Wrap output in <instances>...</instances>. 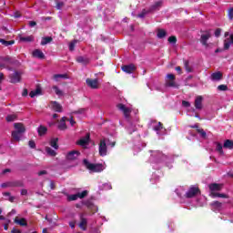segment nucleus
<instances>
[{
    "mask_svg": "<svg viewBox=\"0 0 233 233\" xmlns=\"http://www.w3.org/2000/svg\"><path fill=\"white\" fill-rule=\"evenodd\" d=\"M89 141H90V133H87L85 137L77 140L76 142V145H78L79 147H86V145H88Z\"/></svg>",
    "mask_w": 233,
    "mask_h": 233,
    "instance_id": "10",
    "label": "nucleus"
},
{
    "mask_svg": "<svg viewBox=\"0 0 233 233\" xmlns=\"http://www.w3.org/2000/svg\"><path fill=\"white\" fill-rule=\"evenodd\" d=\"M76 44H77V40H73L72 42H70L69 44L70 52H74Z\"/></svg>",
    "mask_w": 233,
    "mask_h": 233,
    "instance_id": "41",
    "label": "nucleus"
},
{
    "mask_svg": "<svg viewBox=\"0 0 233 233\" xmlns=\"http://www.w3.org/2000/svg\"><path fill=\"white\" fill-rule=\"evenodd\" d=\"M222 187L220 184L218 183H213L209 185V190L212 192H219L221 190Z\"/></svg>",
    "mask_w": 233,
    "mask_h": 233,
    "instance_id": "21",
    "label": "nucleus"
},
{
    "mask_svg": "<svg viewBox=\"0 0 233 233\" xmlns=\"http://www.w3.org/2000/svg\"><path fill=\"white\" fill-rule=\"evenodd\" d=\"M195 108L197 110H202L203 109V96H198L195 99Z\"/></svg>",
    "mask_w": 233,
    "mask_h": 233,
    "instance_id": "15",
    "label": "nucleus"
},
{
    "mask_svg": "<svg viewBox=\"0 0 233 233\" xmlns=\"http://www.w3.org/2000/svg\"><path fill=\"white\" fill-rule=\"evenodd\" d=\"M46 174H48V171H46V170H42V171L38 172V176H46Z\"/></svg>",
    "mask_w": 233,
    "mask_h": 233,
    "instance_id": "62",
    "label": "nucleus"
},
{
    "mask_svg": "<svg viewBox=\"0 0 233 233\" xmlns=\"http://www.w3.org/2000/svg\"><path fill=\"white\" fill-rule=\"evenodd\" d=\"M106 152H107L106 147H99V155L100 156H102V157L106 156Z\"/></svg>",
    "mask_w": 233,
    "mask_h": 233,
    "instance_id": "39",
    "label": "nucleus"
},
{
    "mask_svg": "<svg viewBox=\"0 0 233 233\" xmlns=\"http://www.w3.org/2000/svg\"><path fill=\"white\" fill-rule=\"evenodd\" d=\"M52 108L55 112H63V106L57 102H52Z\"/></svg>",
    "mask_w": 233,
    "mask_h": 233,
    "instance_id": "23",
    "label": "nucleus"
},
{
    "mask_svg": "<svg viewBox=\"0 0 233 233\" xmlns=\"http://www.w3.org/2000/svg\"><path fill=\"white\" fill-rule=\"evenodd\" d=\"M147 14H148V11H147L146 9H143L142 12L137 15V17H139L140 19H143L145 15H147Z\"/></svg>",
    "mask_w": 233,
    "mask_h": 233,
    "instance_id": "49",
    "label": "nucleus"
},
{
    "mask_svg": "<svg viewBox=\"0 0 233 233\" xmlns=\"http://www.w3.org/2000/svg\"><path fill=\"white\" fill-rule=\"evenodd\" d=\"M14 17H15V19L21 17V13H20L19 11L15 12V13H14Z\"/></svg>",
    "mask_w": 233,
    "mask_h": 233,
    "instance_id": "61",
    "label": "nucleus"
},
{
    "mask_svg": "<svg viewBox=\"0 0 233 233\" xmlns=\"http://www.w3.org/2000/svg\"><path fill=\"white\" fill-rule=\"evenodd\" d=\"M15 223H16V225H20V227H27L28 226V222H26V218H22L19 219V218H15L14 219Z\"/></svg>",
    "mask_w": 233,
    "mask_h": 233,
    "instance_id": "19",
    "label": "nucleus"
},
{
    "mask_svg": "<svg viewBox=\"0 0 233 233\" xmlns=\"http://www.w3.org/2000/svg\"><path fill=\"white\" fill-rule=\"evenodd\" d=\"M65 6V3L63 2H56V10H61Z\"/></svg>",
    "mask_w": 233,
    "mask_h": 233,
    "instance_id": "53",
    "label": "nucleus"
},
{
    "mask_svg": "<svg viewBox=\"0 0 233 233\" xmlns=\"http://www.w3.org/2000/svg\"><path fill=\"white\" fill-rule=\"evenodd\" d=\"M78 198H79V197H78L77 193L75 195H70L67 198L68 201H76V199H78Z\"/></svg>",
    "mask_w": 233,
    "mask_h": 233,
    "instance_id": "45",
    "label": "nucleus"
},
{
    "mask_svg": "<svg viewBox=\"0 0 233 233\" xmlns=\"http://www.w3.org/2000/svg\"><path fill=\"white\" fill-rule=\"evenodd\" d=\"M79 156H81V153L79 151L72 150L67 153L66 159H67V161H76V159H77V157H79Z\"/></svg>",
    "mask_w": 233,
    "mask_h": 233,
    "instance_id": "11",
    "label": "nucleus"
},
{
    "mask_svg": "<svg viewBox=\"0 0 233 233\" xmlns=\"http://www.w3.org/2000/svg\"><path fill=\"white\" fill-rule=\"evenodd\" d=\"M197 132L200 135V137H203V139H207V132H205L203 128H198Z\"/></svg>",
    "mask_w": 233,
    "mask_h": 233,
    "instance_id": "35",
    "label": "nucleus"
},
{
    "mask_svg": "<svg viewBox=\"0 0 233 233\" xmlns=\"http://www.w3.org/2000/svg\"><path fill=\"white\" fill-rule=\"evenodd\" d=\"M182 106H185L186 108H189L190 106V102L183 100L182 101Z\"/></svg>",
    "mask_w": 233,
    "mask_h": 233,
    "instance_id": "54",
    "label": "nucleus"
},
{
    "mask_svg": "<svg viewBox=\"0 0 233 233\" xmlns=\"http://www.w3.org/2000/svg\"><path fill=\"white\" fill-rule=\"evenodd\" d=\"M21 134L17 131H13L12 132V137L14 139V141H21Z\"/></svg>",
    "mask_w": 233,
    "mask_h": 233,
    "instance_id": "32",
    "label": "nucleus"
},
{
    "mask_svg": "<svg viewBox=\"0 0 233 233\" xmlns=\"http://www.w3.org/2000/svg\"><path fill=\"white\" fill-rule=\"evenodd\" d=\"M0 43L4 46H10V45H15V40H11V41H6L3 38H0Z\"/></svg>",
    "mask_w": 233,
    "mask_h": 233,
    "instance_id": "31",
    "label": "nucleus"
},
{
    "mask_svg": "<svg viewBox=\"0 0 233 233\" xmlns=\"http://www.w3.org/2000/svg\"><path fill=\"white\" fill-rule=\"evenodd\" d=\"M198 194H201V190L198 186H191L189 187L187 192L185 195V198H187V199H190L192 198H196Z\"/></svg>",
    "mask_w": 233,
    "mask_h": 233,
    "instance_id": "4",
    "label": "nucleus"
},
{
    "mask_svg": "<svg viewBox=\"0 0 233 233\" xmlns=\"http://www.w3.org/2000/svg\"><path fill=\"white\" fill-rule=\"evenodd\" d=\"M98 147H116V140L114 138H103L100 140Z\"/></svg>",
    "mask_w": 233,
    "mask_h": 233,
    "instance_id": "7",
    "label": "nucleus"
},
{
    "mask_svg": "<svg viewBox=\"0 0 233 233\" xmlns=\"http://www.w3.org/2000/svg\"><path fill=\"white\" fill-rule=\"evenodd\" d=\"M66 121H69L71 127H74V125H76V122L74 121V116H71L69 119L67 118Z\"/></svg>",
    "mask_w": 233,
    "mask_h": 233,
    "instance_id": "58",
    "label": "nucleus"
},
{
    "mask_svg": "<svg viewBox=\"0 0 233 233\" xmlns=\"http://www.w3.org/2000/svg\"><path fill=\"white\" fill-rule=\"evenodd\" d=\"M118 110H121L123 112L125 117L130 116V108L127 107L124 104H118L117 106Z\"/></svg>",
    "mask_w": 233,
    "mask_h": 233,
    "instance_id": "13",
    "label": "nucleus"
},
{
    "mask_svg": "<svg viewBox=\"0 0 233 233\" xmlns=\"http://www.w3.org/2000/svg\"><path fill=\"white\" fill-rule=\"evenodd\" d=\"M223 147H233V140H230V139L225 140Z\"/></svg>",
    "mask_w": 233,
    "mask_h": 233,
    "instance_id": "50",
    "label": "nucleus"
},
{
    "mask_svg": "<svg viewBox=\"0 0 233 233\" xmlns=\"http://www.w3.org/2000/svg\"><path fill=\"white\" fill-rule=\"evenodd\" d=\"M17 119V115L16 114H12V115H7L5 117V120L7 123H12Z\"/></svg>",
    "mask_w": 233,
    "mask_h": 233,
    "instance_id": "29",
    "label": "nucleus"
},
{
    "mask_svg": "<svg viewBox=\"0 0 233 233\" xmlns=\"http://www.w3.org/2000/svg\"><path fill=\"white\" fill-rule=\"evenodd\" d=\"M122 71L126 74H134L136 72V65L129 64L122 66Z\"/></svg>",
    "mask_w": 233,
    "mask_h": 233,
    "instance_id": "12",
    "label": "nucleus"
},
{
    "mask_svg": "<svg viewBox=\"0 0 233 233\" xmlns=\"http://www.w3.org/2000/svg\"><path fill=\"white\" fill-rule=\"evenodd\" d=\"M205 34L201 35L200 36V43L201 45H203V46L208 47V43H207V41H208V39H210V37H212V35L210 34V31H204Z\"/></svg>",
    "mask_w": 233,
    "mask_h": 233,
    "instance_id": "8",
    "label": "nucleus"
},
{
    "mask_svg": "<svg viewBox=\"0 0 233 233\" xmlns=\"http://www.w3.org/2000/svg\"><path fill=\"white\" fill-rule=\"evenodd\" d=\"M58 141H59V138L57 137L52 138L50 141V147H57Z\"/></svg>",
    "mask_w": 233,
    "mask_h": 233,
    "instance_id": "46",
    "label": "nucleus"
},
{
    "mask_svg": "<svg viewBox=\"0 0 233 233\" xmlns=\"http://www.w3.org/2000/svg\"><path fill=\"white\" fill-rule=\"evenodd\" d=\"M76 61H77V63H81V65H88V63H89L88 58H86L85 56L76 57Z\"/></svg>",
    "mask_w": 233,
    "mask_h": 233,
    "instance_id": "30",
    "label": "nucleus"
},
{
    "mask_svg": "<svg viewBox=\"0 0 233 233\" xmlns=\"http://www.w3.org/2000/svg\"><path fill=\"white\" fill-rule=\"evenodd\" d=\"M210 77L211 81H221V79H223V73L220 71L212 73Z\"/></svg>",
    "mask_w": 233,
    "mask_h": 233,
    "instance_id": "16",
    "label": "nucleus"
},
{
    "mask_svg": "<svg viewBox=\"0 0 233 233\" xmlns=\"http://www.w3.org/2000/svg\"><path fill=\"white\" fill-rule=\"evenodd\" d=\"M8 187L23 188V187H25V183H23V181L21 180H15L12 182H8Z\"/></svg>",
    "mask_w": 233,
    "mask_h": 233,
    "instance_id": "17",
    "label": "nucleus"
},
{
    "mask_svg": "<svg viewBox=\"0 0 233 233\" xmlns=\"http://www.w3.org/2000/svg\"><path fill=\"white\" fill-rule=\"evenodd\" d=\"M157 37L158 39H164V37H167V31L165 29H157Z\"/></svg>",
    "mask_w": 233,
    "mask_h": 233,
    "instance_id": "26",
    "label": "nucleus"
},
{
    "mask_svg": "<svg viewBox=\"0 0 233 233\" xmlns=\"http://www.w3.org/2000/svg\"><path fill=\"white\" fill-rule=\"evenodd\" d=\"M231 42H228L227 40L224 41V50H228L230 48Z\"/></svg>",
    "mask_w": 233,
    "mask_h": 233,
    "instance_id": "51",
    "label": "nucleus"
},
{
    "mask_svg": "<svg viewBox=\"0 0 233 233\" xmlns=\"http://www.w3.org/2000/svg\"><path fill=\"white\" fill-rule=\"evenodd\" d=\"M9 83H12L13 85L21 83V73L19 71H15L13 74H10Z\"/></svg>",
    "mask_w": 233,
    "mask_h": 233,
    "instance_id": "5",
    "label": "nucleus"
},
{
    "mask_svg": "<svg viewBox=\"0 0 233 233\" xmlns=\"http://www.w3.org/2000/svg\"><path fill=\"white\" fill-rule=\"evenodd\" d=\"M15 132H18L20 134H25L26 132V127H25V124L23 123H15Z\"/></svg>",
    "mask_w": 233,
    "mask_h": 233,
    "instance_id": "14",
    "label": "nucleus"
},
{
    "mask_svg": "<svg viewBox=\"0 0 233 233\" xmlns=\"http://www.w3.org/2000/svg\"><path fill=\"white\" fill-rule=\"evenodd\" d=\"M53 90L55 91L56 96H63V91L61 89H59V87L57 86H54Z\"/></svg>",
    "mask_w": 233,
    "mask_h": 233,
    "instance_id": "42",
    "label": "nucleus"
},
{
    "mask_svg": "<svg viewBox=\"0 0 233 233\" xmlns=\"http://www.w3.org/2000/svg\"><path fill=\"white\" fill-rule=\"evenodd\" d=\"M11 233H21V230L16 229L15 228H14L11 231Z\"/></svg>",
    "mask_w": 233,
    "mask_h": 233,
    "instance_id": "64",
    "label": "nucleus"
},
{
    "mask_svg": "<svg viewBox=\"0 0 233 233\" xmlns=\"http://www.w3.org/2000/svg\"><path fill=\"white\" fill-rule=\"evenodd\" d=\"M83 164L87 168V170H91V172H103V165L102 164H92L88 162V159L85 158L83 160Z\"/></svg>",
    "mask_w": 233,
    "mask_h": 233,
    "instance_id": "2",
    "label": "nucleus"
},
{
    "mask_svg": "<svg viewBox=\"0 0 233 233\" xmlns=\"http://www.w3.org/2000/svg\"><path fill=\"white\" fill-rule=\"evenodd\" d=\"M46 151L48 156H51V157H56V156H57V153L56 150L52 149V147H46Z\"/></svg>",
    "mask_w": 233,
    "mask_h": 233,
    "instance_id": "34",
    "label": "nucleus"
},
{
    "mask_svg": "<svg viewBox=\"0 0 233 233\" xmlns=\"http://www.w3.org/2000/svg\"><path fill=\"white\" fill-rule=\"evenodd\" d=\"M216 152H218L220 156H223V147H218L216 148Z\"/></svg>",
    "mask_w": 233,
    "mask_h": 233,
    "instance_id": "55",
    "label": "nucleus"
},
{
    "mask_svg": "<svg viewBox=\"0 0 233 233\" xmlns=\"http://www.w3.org/2000/svg\"><path fill=\"white\" fill-rule=\"evenodd\" d=\"M36 25H37V22H35V21H30L29 22V26L31 28H34V26H36Z\"/></svg>",
    "mask_w": 233,
    "mask_h": 233,
    "instance_id": "60",
    "label": "nucleus"
},
{
    "mask_svg": "<svg viewBox=\"0 0 233 233\" xmlns=\"http://www.w3.org/2000/svg\"><path fill=\"white\" fill-rule=\"evenodd\" d=\"M28 145H29V147H35V141L30 140V141L28 142Z\"/></svg>",
    "mask_w": 233,
    "mask_h": 233,
    "instance_id": "63",
    "label": "nucleus"
},
{
    "mask_svg": "<svg viewBox=\"0 0 233 233\" xmlns=\"http://www.w3.org/2000/svg\"><path fill=\"white\" fill-rule=\"evenodd\" d=\"M53 41H54V38L52 36H45V37H42V41L40 45L42 46H45V45H48V43H52Z\"/></svg>",
    "mask_w": 233,
    "mask_h": 233,
    "instance_id": "24",
    "label": "nucleus"
},
{
    "mask_svg": "<svg viewBox=\"0 0 233 233\" xmlns=\"http://www.w3.org/2000/svg\"><path fill=\"white\" fill-rule=\"evenodd\" d=\"M85 216H86V213L80 214V223L78 227L81 228V230H86V226L88 225V220L86 218H85Z\"/></svg>",
    "mask_w": 233,
    "mask_h": 233,
    "instance_id": "9",
    "label": "nucleus"
},
{
    "mask_svg": "<svg viewBox=\"0 0 233 233\" xmlns=\"http://www.w3.org/2000/svg\"><path fill=\"white\" fill-rule=\"evenodd\" d=\"M86 111V109L80 108V109L75 111V114H85Z\"/></svg>",
    "mask_w": 233,
    "mask_h": 233,
    "instance_id": "59",
    "label": "nucleus"
},
{
    "mask_svg": "<svg viewBox=\"0 0 233 233\" xmlns=\"http://www.w3.org/2000/svg\"><path fill=\"white\" fill-rule=\"evenodd\" d=\"M20 41H23L24 43H32V41H34V36H20Z\"/></svg>",
    "mask_w": 233,
    "mask_h": 233,
    "instance_id": "33",
    "label": "nucleus"
},
{
    "mask_svg": "<svg viewBox=\"0 0 233 233\" xmlns=\"http://www.w3.org/2000/svg\"><path fill=\"white\" fill-rule=\"evenodd\" d=\"M54 79H56V81H57V79H66V77H68V76L66 74H56V75H54Z\"/></svg>",
    "mask_w": 233,
    "mask_h": 233,
    "instance_id": "36",
    "label": "nucleus"
},
{
    "mask_svg": "<svg viewBox=\"0 0 233 233\" xmlns=\"http://www.w3.org/2000/svg\"><path fill=\"white\" fill-rule=\"evenodd\" d=\"M209 205H210V207H213V208H215V210H221V208L223 207V203H221L218 200L211 202Z\"/></svg>",
    "mask_w": 233,
    "mask_h": 233,
    "instance_id": "22",
    "label": "nucleus"
},
{
    "mask_svg": "<svg viewBox=\"0 0 233 233\" xmlns=\"http://www.w3.org/2000/svg\"><path fill=\"white\" fill-rule=\"evenodd\" d=\"M218 90H219V92H227V90H228V86L227 85H219L218 86Z\"/></svg>",
    "mask_w": 233,
    "mask_h": 233,
    "instance_id": "43",
    "label": "nucleus"
},
{
    "mask_svg": "<svg viewBox=\"0 0 233 233\" xmlns=\"http://www.w3.org/2000/svg\"><path fill=\"white\" fill-rule=\"evenodd\" d=\"M166 86L172 88H179V85L176 83V76L174 74H167L166 76Z\"/></svg>",
    "mask_w": 233,
    "mask_h": 233,
    "instance_id": "3",
    "label": "nucleus"
},
{
    "mask_svg": "<svg viewBox=\"0 0 233 233\" xmlns=\"http://www.w3.org/2000/svg\"><path fill=\"white\" fill-rule=\"evenodd\" d=\"M33 57H36L37 59H45V53L41 51V49H35L32 53Z\"/></svg>",
    "mask_w": 233,
    "mask_h": 233,
    "instance_id": "18",
    "label": "nucleus"
},
{
    "mask_svg": "<svg viewBox=\"0 0 233 233\" xmlns=\"http://www.w3.org/2000/svg\"><path fill=\"white\" fill-rule=\"evenodd\" d=\"M221 35V28H217L215 30V37H219Z\"/></svg>",
    "mask_w": 233,
    "mask_h": 233,
    "instance_id": "56",
    "label": "nucleus"
},
{
    "mask_svg": "<svg viewBox=\"0 0 233 233\" xmlns=\"http://www.w3.org/2000/svg\"><path fill=\"white\" fill-rule=\"evenodd\" d=\"M42 92L43 91L41 90V87L38 86V87H36V89L31 91L29 93V96H30V97H35V96H41Z\"/></svg>",
    "mask_w": 233,
    "mask_h": 233,
    "instance_id": "25",
    "label": "nucleus"
},
{
    "mask_svg": "<svg viewBox=\"0 0 233 233\" xmlns=\"http://www.w3.org/2000/svg\"><path fill=\"white\" fill-rule=\"evenodd\" d=\"M154 130L156 132H159V130H163V123L158 122V124L154 127Z\"/></svg>",
    "mask_w": 233,
    "mask_h": 233,
    "instance_id": "44",
    "label": "nucleus"
},
{
    "mask_svg": "<svg viewBox=\"0 0 233 233\" xmlns=\"http://www.w3.org/2000/svg\"><path fill=\"white\" fill-rule=\"evenodd\" d=\"M66 116H64L61 118L59 124H58V130H66Z\"/></svg>",
    "mask_w": 233,
    "mask_h": 233,
    "instance_id": "20",
    "label": "nucleus"
},
{
    "mask_svg": "<svg viewBox=\"0 0 233 233\" xmlns=\"http://www.w3.org/2000/svg\"><path fill=\"white\" fill-rule=\"evenodd\" d=\"M38 136H45L48 132V128L45 126H40L37 128Z\"/></svg>",
    "mask_w": 233,
    "mask_h": 233,
    "instance_id": "28",
    "label": "nucleus"
},
{
    "mask_svg": "<svg viewBox=\"0 0 233 233\" xmlns=\"http://www.w3.org/2000/svg\"><path fill=\"white\" fill-rule=\"evenodd\" d=\"M167 41L171 45H176L177 43V37H176V35H171L168 37Z\"/></svg>",
    "mask_w": 233,
    "mask_h": 233,
    "instance_id": "38",
    "label": "nucleus"
},
{
    "mask_svg": "<svg viewBox=\"0 0 233 233\" xmlns=\"http://www.w3.org/2000/svg\"><path fill=\"white\" fill-rule=\"evenodd\" d=\"M161 5H163V2L158 1V2L155 3L154 5H152V9L156 10V8H158V6H161Z\"/></svg>",
    "mask_w": 233,
    "mask_h": 233,
    "instance_id": "52",
    "label": "nucleus"
},
{
    "mask_svg": "<svg viewBox=\"0 0 233 233\" xmlns=\"http://www.w3.org/2000/svg\"><path fill=\"white\" fill-rule=\"evenodd\" d=\"M86 84L89 88H92L93 90H97V88H99V79L97 78H86Z\"/></svg>",
    "mask_w": 233,
    "mask_h": 233,
    "instance_id": "6",
    "label": "nucleus"
},
{
    "mask_svg": "<svg viewBox=\"0 0 233 233\" xmlns=\"http://www.w3.org/2000/svg\"><path fill=\"white\" fill-rule=\"evenodd\" d=\"M19 65V61L15 60L10 56H0V69H6L12 71V66Z\"/></svg>",
    "mask_w": 233,
    "mask_h": 233,
    "instance_id": "1",
    "label": "nucleus"
},
{
    "mask_svg": "<svg viewBox=\"0 0 233 233\" xmlns=\"http://www.w3.org/2000/svg\"><path fill=\"white\" fill-rule=\"evenodd\" d=\"M85 205L89 210H94L95 206L94 203H92L91 201H86Z\"/></svg>",
    "mask_w": 233,
    "mask_h": 233,
    "instance_id": "47",
    "label": "nucleus"
},
{
    "mask_svg": "<svg viewBox=\"0 0 233 233\" xmlns=\"http://www.w3.org/2000/svg\"><path fill=\"white\" fill-rule=\"evenodd\" d=\"M228 16L229 21H232V19H233V7H230L228 10Z\"/></svg>",
    "mask_w": 233,
    "mask_h": 233,
    "instance_id": "48",
    "label": "nucleus"
},
{
    "mask_svg": "<svg viewBox=\"0 0 233 233\" xmlns=\"http://www.w3.org/2000/svg\"><path fill=\"white\" fill-rule=\"evenodd\" d=\"M76 194L80 199H83V198H86V196H88V191L84 190L81 193H76Z\"/></svg>",
    "mask_w": 233,
    "mask_h": 233,
    "instance_id": "40",
    "label": "nucleus"
},
{
    "mask_svg": "<svg viewBox=\"0 0 233 233\" xmlns=\"http://www.w3.org/2000/svg\"><path fill=\"white\" fill-rule=\"evenodd\" d=\"M184 66L186 68V72H188V73L192 72V68L190 66L188 60L184 61Z\"/></svg>",
    "mask_w": 233,
    "mask_h": 233,
    "instance_id": "37",
    "label": "nucleus"
},
{
    "mask_svg": "<svg viewBox=\"0 0 233 233\" xmlns=\"http://www.w3.org/2000/svg\"><path fill=\"white\" fill-rule=\"evenodd\" d=\"M49 187H50L51 190H56V182L51 180L49 183Z\"/></svg>",
    "mask_w": 233,
    "mask_h": 233,
    "instance_id": "57",
    "label": "nucleus"
},
{
    "mask_svg": "<svg viewBox=\"0 0 233 233\" xmlns=\"http://www.w3.org/2000/svg\"><path fill=\"white\" fill-rule=\"evenodd\" d=\"M211 198H222L224 199H228V195L225 193L211 192Z\"/></svg>",
    "mask_w": 233,
    "mask_h": 233,
    "instance_id": "27",
    "label": "nucleus"
}]
</instances>
